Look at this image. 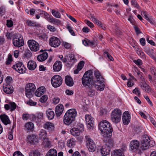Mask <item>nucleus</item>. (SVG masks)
I'll return each mask as SVG.
<instances>
[{
    "instance_id": "obj_1",
    "label": "nucleus",
    "mask_w": 156,
    "mask_h": 156,
    "mask_svg": "<svg viewBox=\"0 0 156 156\" xmlns=\"http://www.w3.org/2000/svg\"><path fill=\"white\" fill-rule=\"evenodd\" d=\"M99 128L101 131V135L104 138H108L111 137L113 129L108 121L106 120L101 121L99 125Z\"/></svg>"
},
{
    "instance_id": "obj_2",
    "label": "nucleus",
    "mask_w": 156,
    "mask_h": 156,
    "mask_svg": "<svg viewBox=\"0 0 156 156\" xmlns=\"http://www.w3.org/2000/svg\"><path fill=\"white\" fill-rule=\"evenodd\" d=\"M76 115L77 112L75 109H71L69 110L64 115V123L67 125L71 124L75 120Z\"/></svg>"
},
{
    "instance_id": "obj_3",
    "label": "nucleus",
    "mask_w": 156,
    "mask_h": 156,
    "mask_svg": "<svg viewBox=\"0 0 156 156\" xmlns=\"http://www.w3.org/2000/svg\"><path fill=\"white\" fill-rule=\"evenodd\" d=\"M93 73L91 70L87 71L84 73L82 78V84L86 87L90 86L92 80Z\"/></svg>"
},
{
    "instance_id": "obj_4",
    "label": "nucleus",
    "mask_w": 156,
    "mask_h": 156,
    "mask_svg": "<svg viewBox=\"0 0 156 156\" xmlns=\"http://www.w3.org/2000/svg\"><path fill=\"white\" fill-rule=\"evenodd\" d=\"M122 113L121 110L118 108L114 109L111 113V120L115 123H118L121 120Z\"/></svg>"
},
{
    "instance_id": "obj_5",
    "label": "nucleus",
    "mask_w": 156,
    "mask_h": 156,
    "mask_svg": "<svg viewBox=\"0 0 156 156\" xmlns=\"http://www.w3.org/2000/svg\"><path fill=\"white\" fill-rule=\"evenodd\" d=\"M12 42L14 45L16 47H20L24 45L23 37L19 34H15L13 35Z\"/></svg>"
},
{
    "instance_id": "obj_6",
    "label": "nucleus",
    "mask_w": 156,
    "mask_h": 156,
    "mask_svg": "<svg viewBox=\"0 0 156 156\" xmlns=\"http://www.w3.org/2000/svg\"><path fill=\"white\" fill-rule=\"evenodd\" d=\"M62 78L59 75H54L51 79L52 85L55 87H57L60 86L62 83Z\"/></svg>"
},
{
    "instance_id": "obj_7",
    "label": "nucleus",
    "mask_w": 156,
    "mask_h": 156,
    "mask_svg": "<svg viewBox=\"0 0 156 156\" xmlns=\"http://www.w3.org/2000/svg\"><path fill=\"white\" fill-rule=\"evenodd\" d=\"M86 145L87 148L90 151L94 152L96 149V146L94 141L89 136H85Z\"/></svg>"
},
{
    "instance_id": "obj_8",
    "label": "nucleus",
    "mask_w": 156,
    "mask_h": 156,
    "mask_svg": "<svg viewBox=\"0 0 156 156\" xmlns=\"http://www.w3.org/2000/svg\"><path fill=\"white\" fill-rule=\"evenodd\" d=\"M36 89L34 84L33 83H28L25 87V94L26 96L30 98L33 96L32 94Z\"/></svg>"
},
{
    "instance_id": "obj_9",
    "label": "nucleus",
    "mask_w": 156,
    "mask_h": 156,
    "mask_svg": "<svg viewBox=\"0 0 156 156\" xmlns=\"http://www.w3.org/2000/svg\"><path fill=\"white\" fill-rule=\"evenodd\" d=\"M150 139L149 137L147 135H144L140 146V151L145 150L148 148L150 146Z\"/></svg>"
},
{
    "instance_id": "obj_10",
    "label": "nucleus",
    "mask_w": 156,
    "mask_h": 156,
    "mask_svg": "<svg viewBox=\"0 0 156 156\" xmlns=\"http://www.w3.org/2000/svg\"><path fill=\"white\" fill-rule=\"evenodd\" d=\"M28 45L30 50L36 52L39 50L40 45L38 42L34 40H30L27 42Z\"/></svg>"
},
{
    "instance_id": "obj_11",
    "label": "nucleus",
    "mask_w": 156,
    "mask_h": 156,
    "mask_svg": "<svg viewBox=\"0 0 156 156\" xmlns=\"http://www.w3.org/2000/svg\"><path fill=\"white\" fill-rule=\"evenodd\" d=\"M12 68L20 73H23L25 72L26 69L21 62H18L13 65Z\"/></svg>"
},
{
    "instance_id": "obj_12",
    "label": "nucleus",
    "mask_w": 156,
    "mask_h": 156,
    "mask_svg": "<svg viewBox=\"0 0 156 156\" xmlns=\"http://www.w3.org/2000/svg\"><path fill=\"white\" fill-rule=\"evenodd\" d=\"M49 43L51 47L57 48L60 45L61 41L58 38L53 36L50 38L49 40Z\"/></svg>"
},
{
    "instance_id": "obj_13",
    "label": "nucleus",
    "mask_w": 156,
    "mask_h": 156,
    "mask_svg": "<svg viewBox=\"0 0 156 156\" xmlns=\"http://www.w3.org/2000/svg\"><path fill=\"white\" fill-rule=\"evenodd\" d=\"M140 144L139 142L136 140L131 141L130 143V150L133 152L136 151H140Z\"/></svg>"
},
{
    "instance_id": "obj_14",
    "label": "nucleus",
    "mask_w": 156,
    "mask_h": 156,
    "mask_svg": "<svg viewBox=\"0 0 156 156\" xmlns=\"http://www.w3.org/2000/svg\"><path fill=\"white\" fill-rule=\"evenodd\" d=\"M104 81H95L91 83L92 86L94 88L101 91L103 90L104 89L105 85L104 83Z\"/></svg>"
},
{
    "instance_id": "obj_15",
    "label": "nucleus",
    "mask_w": 156,
    "mask_h": 156,
    "mask_svg": "<svg viewBox=\"0 0 156 156\" xmlns=\"http://www.w3.org/2000/svg\"><path fill=\"white\" fill-rule=\"evenodd\" d=\"M85 118L87 127L90 129H93L94 127V118L89 115H86Z\"/></svg>"
},
{
    "instance_id": "obj_16",
    "label": "nucleus",
    "mask_w": 156,
    "mask_h": 156,
    "mask_svg": "<svg viewBox=\"0 0 156 156\" xmlns=\"http://www.w3.org/2000/svg\"><path fill=\"white\" fill-rule=\"evenodd\" d=\"M3 89L5 93L9 94H12L14 91L13 87L10 84H3Z\"/></svg>"
},
{
    "instance_id": "obj_17",
    "label": "nucleus",
    "mask_w": 156,
    "mask_h": 156,
    "mask_svg": "<svg viewBox=\"0 0 156 156\" xmlns=\"http://www.w3.org/2000/svg\"><path fill=\"white\" fill-rule=\"evenodd\" d=\"M130 119V115L128 112H125L122 115V121L125 125H127L129 122Z\"/></svg>"
},
{
    "instance_id": "obj_18",
    "label": "nucleus",
    "mask_w": 156,
    "mask_h": 156,
    "mask_svg": "<svg viewBox=\"0 0 156 156\" xmlns=\"http://www.w3.org/2000/svg\"><path fill=\"white\" fill-rule=\"evenodd\" d=\"M40 52L43 53L38 55L37 58L39 61L42 62L47 59L48 57V54L46 52H44L43 49H41Z\"/></svg>"
},
{
    "instance_id": "obj_19",
    "label": "nucleus",
    "mask_w": 156,
    "mask_h": 156,
    "mask_svg": "<svg viewBox=\"0 0 156 156\" xmlns=\"http://www.w3.org/2000/svg\"><path fill=\"white\" fill-rule=\"evenodd\" d=\"M110 148L108 146H103L100 150V152L103 156H106L110 154Z\"/></svg>"
},
{
    "instance_id": "obj_20",
    "label": "nucleus",
    "mask_w": 156,
    "mask_h": 156,
    "mask_svg": "<svg viewBox=\"0 0 156 156\" xmlns=\"http://www.w3.org/2000/svg\"><path fill=\"white\" fill-rule=\"evenodd\" d=\"M64 111V107L62 104L58 105L55 108V114L57 116H60Z\"/></svg>"
},
{
    "instance_id": "obj_21",
    "label": "nucleus",
    "mask_w": 156,
    "mask_h": 156,
    "mask_svg": "<svg viewBox=\"0 0 156 156\" xmlns=\"http://www.w3.org/2000/svg\"><path fill=\"white\" fill-rule=\"evenodd\" d=\"M27 138L28 142L31 144H34L38 142V139L35 135L33 134L29 135Z\"/></svg>"
},
{
    "instance_id": "obj_22",
    "label": "nucleus",
    "mask_w": 156,
    "mask_h": 156,
    "mask_svg": "<svg viewBox=\"0 0 156 156\" xmlns=\"http://www.w3.org/2000/svg\"><path fill=\"white\" fill-rule=\"evenodd\" d=\"M62 62L60 61H56L53 66V70L54 71H60L62 68Z\"/></svg>"
},
{
    "instance_id": "obj_23",
    "label": "nucleus",
    "mask_w": 156,
    "mask_h": 156,
    "mask_svg": "<svg viewBox=\"0 0 156 156\" xmlns=\"http://www.w3.org/2000/svg\"><path fill=\"white\" fill-rule=\"evenodd\" d=\"M45 91V89L44 87H40L37 89L35 92V95L37 97H40Z\"/></svg>"
},
{
    "instance_id": "obj_24",
    "label": "nucleus",
    "mask_w": 156,
    "mask_h": 156,
    "mask_svg": "<svg viewBox=\"0 0 156 156\" xmlns=\"http://www.w3.org/2000/svg\"><path fill=\"white\" fill-rule=\"evenodd\" d=\"M36 62L32 60L29 61L27 64V66L28 69L30 70H33L35 69L37 67Z\"/></svg>"
},
{
    "instance_id": "obj_25",
    "label": "nucleus",
    "mask_w": 156,
    "mask_h": 156,
    "mask_svg": "<svg viewBox=\"0 0 156 156\" xmlns=\"http://www.w3.org/2000/svg\"><path fill=\"white\" fill-rule=\"evenodd\" d=\"M0 118L2 122L5 125H7L10 123L8 117L5 114L1 115Z\"/></svg>"
},
{
    "instance_id": "obj_26",
    "label": "nucleus",
    "mask_w": 156,
    "mask_h": 156,
    "mask_svg": "<svg viewBox=\"0 0 156 156\" xmlns=\"http://www.w3.org/2000/svg\"><path fill=\"white\" fill-rule=\"evenodd\" d=\"M91 84L90 86L86 87L87 94L90 97H93L95 95V90L93 89L94 87Z\"/></svg>"
},
{
    "instance_id": "obj_27",
    "label": "nucleus",
    "mask_w": 156,
    "mask_h": 156,
    "mask_svg": "<svg viewBox=\"0 0 156 156\" xmlns=\"http://www.w3.org/2000/svg\"><path fill=\"white\" fill-rule=\"evenodd\" d=\"M65 82L66 84L69 86H72L74 83L72 78L70 76H66L65 78Z\"/></svg>"
},
{
    "instance_id": "obj_28",
    "label": "nucleus",
    "mask_w": 156,
    "mask_h": 156,
    "mask_svg": "<svg viewBox=\"0 0 156 156\" xmlns=\"http://www.w3.org/2000/svg\"><path fill=\"white\" fill-rule=\"evenodd\" d=\"M42 145L44 148H49L51 146V141H50L48 138L45 139L43 140L42 142Z\"/></svg>"
},
{
    "instance_id": "obj_29",
    "label": "nucleus",
    "mask_w": 156,
    "mask_h": 156,
    "mask_svg": "<svg viewBox=\"0 0 156 156\" xmlns=\"http://www.w3.org/2000/svg\"><path fill=\"white\" fill-rule=\"evenodd\" d=\"M94 74L97 81H104L105 79L102 76L98 70L94 71Z\"/></svg>"
},
{
    "instance_id": "obj_30",
    "label": "nucleus",
    "mask_w": 156,
    "mask_h": 156,
    "mask_svg": "<svg viewBox=\"0 0 156 156\" xmlns=\"http://www.w3.org/2000/svg\"><path fill=\"white\" fill-rule=\"evenodd\" d=\"M44 127L48 130H52L54 128V125L53 123L50 122H46L43 126Z\"/></svg>"
},
{
    "instance_id": "obj_31",
    "label": "nucleus",
    "mask_w": 156,
    "mask_h": 156,
    "mask_svg": "<svg viewBox=\"0 0 156 156\" xmlns=\"http://www.w3.org/2000/svg\"><path fill=\"white\" fill-rule=\"evenodd\" d=\"M26 23L28 26L30 27H38L40 26L39 24L36 22L30 20H27L26 21Z\"/></svg>"
},
{
    "instance_id": "obj_32",
    "label": "nucleus",
    "mask_w": 156,
    "mask_h": 156,
    "mask_svg": "<svg viewBox=\"0 0 156 156\" xmlns=\"http://www.w3.org/2000/svg\"><path fill=\"white\" fill-rule=\"evenodd\" d=\"M47 116L49 120L52 119L54 117L55 114L53 111L51 110H48L46 112Z\"/></svg>"
},
{
    "instance_id": "obj_33",
    "label": "nucleus",
    "mask_w": 156,
    "mask_h": 156,
    "mask_svg": "<svg viewBox=\"0 0 156 156\" xmlns=\"http://www.w3.org/2000/svg\"><path fill=\"white\" fill-rule=\"evenodd\" d=\"M70 132L71 134L74 136H77L80 135V131L76 128H73L71 129Z\"/></svg>"
},
{
    "instance_id": "obj_34",
    "label": "nucleus",
    "mask_w": 156,
    "mask_h": 156,
    "mask_svg": "<svg viewBox=\"0 0 156 156\" xmlns=\"http://www.w3.org/2000/svg\"><path fill=\"white\" fill-rule=\"evenodd\" d=\"M39 135V137L41 139L44 140L45 139L48 138L46 137L47 134L46 131L44 130H41Z\"/></svg>"
},
{
    "instance_id": "obj_35",
    "label": "nucleus",
    "mask_w": 156,
    "mask_h": 156,
    "mask_svg": "<svg viewBox=\"0 0 156 156\" xmlns=\"http://www.w3.org/2000/svg\"><path fill=\"white\" fill-rule=\"evenodd\" d=\"M25 127L28 131L32 130L34 128V124L31 122L27 123L25 125Z\"/></svg>"
},
{
    "instance_id": "obj_36",
    "label": "nucleus",
    "mask_w": 156,
    "mask_h": 156,
    "mask_svg": "<svg viewBox=\"0 0 156 156\" xmlns=\"http://www.w3.org/2000/svg\"><path fill=\"white\" fill-rule=\"evenodd\" d=\"M46 156H57L56 151L53 149L49 150Z\"/></svg>"
},
{
    "instance_id": "obj_37",
    "label": "nucleus",
    "mask_w": 156,
    "mask_h": 156,
    "mask_svg": "<svg viewBox=\"0 0 156 156\" xmlns=\"http://www.w3.org/2000/svg\"><path fill=\"white\" fill-rule=\"evenodd\" d=\"M112 156H124V154L120 150L115 151L112 154Z\"/></svg>"
},
{
    "instance_id": "obj_38",
    "label": "nucleus",
    "mask_w": 156,
    "mask_h": 156,
    "mask_svg": "<svg viewBox=\"0 0 156 156\" xmlns=\"http://www.w3.org/2000/svg\"><path fill=\"white\" fill-rule=\"evenodd\" d=\"M151 57L154 59H155L156 58L154 55V54L152 49L150 50L149 49H147L145 51Z\"/></svg>"
},
{
    "instance_id": "obj_39",
    "label": "nucleus",
    "mask_w": 156,
    "mask_h": 156,
    "mask_svg": "<svg viewBox=\"0 0 156 156\" xmlns=\"http://www.w3.org/2000/svg\"><path fill=\"white\" fill-rule=\"evenodd\" d=\"M6 12V8L5 6L2 5L0 7V17L5 14Z\"/></svg>"
},
{
    "instance_id": "obj_40",
    "label": "nucleus",
    "mask_w": 156,
    "mask_h": 156,
    "mask_svg": "<svg viewBox=\"0 0 156 156\" xmlns=\"http://www.w3.org/2000/svg\"><path fill=\"white\" fill-rule=\"evenodd\" d=\"M52 15L57 18H60L61 17L60 13L58 11H56L54 9H53L51 12Z\"/></svg>"
},
{
    "instance_id": "obj_41",
    "label": "nucleus",
    "mask_w": 156,
    "mask_h": 156,
    "mask_svg": "<svg viewBox=\"0 0 156 156\" xmlns=\"http://www.w3.org/2000/svg\"><path fill=\"white\" fill-rule=\"evenodd\" d=\"M40 153L37 151H32L29 153V156H40Z\"/></svg>"
},
{
    "instance_id": "obj_42",
    "label": "nucleus",
    "mask_w": 156,
    "mask_h": 156,
    "mask_svg": "<svg viewBox=\"0 0 156 156\" xmlns=\"http://www.w3.org/2000/svg\"><path fill=\"white\" fill-rule=\"evenodd\" d=\"M137 53L138 55L140 56L144 60L146 59V58L145 55L143 51L140 50L137 51Z\"/></svg>"
},
{
    "instance_id": "obj_43",
    "label": "nucleus",
    "mask_w": 156,
    "mask_h": 156,
    "mask_svg": "<svg viewBox=\"0 0 156 156\" xmlns=\"http://www.w3.org/2000/svg\"><path fill=\"white\" fill-rule=\"evenodd\" d=\"M67 145L68 147L73 148L75 145V143L73 140H69L67 141Z\"/></svg>"
},
{
    "instance_id": "obj_44",
    "label": "nucleus",
    "mask_w": 156,
    "mask_h": 156,
    "mask_svg": "<svg viewBox=\"0 0 156 156\" xmlns=\"http://www.w3.org/2000/svg\"><path fill=\"white\" fill-rule=\"evenodd\" d=\"M69 57L70 58V62H71V64H73L76 62V59L74 55L72 54L70 55Z\"/></svg>"
},
{
    "instance_id": "obj_45",
    "label": "nucleus",
    "mask_w": 156,
    "mask_h": 156,
    "mask_svg": "<svg viewBox=\"0 0 156 156\" xmlns=\"http://www.w3.org/2000/svg\"><path fill=\"white\" fill-rule=\"evenodd\" d=\"M12 55L11 54H9L8 55L7 61L5 62L6 64L7 65H9L12 62Z\"/></svg>"
},
{
    "instance_id": "obj_46",
    "label": "nucleus",
    "mask_w": 156,
    "mask_h": 156,
    "mask_svg": "<svg viewBox=\"0 0 156 156\" xmlns=\"http://www.w3.org/2000/svg\"><path fill=\"white\" fill-rule=\"evenodd\" d=\"M10 109L11 111L14 110L16 108V105L14 102H11L9 103Z\"/></svg>"
},
{
    "instance_id": "obj_47",
    "label": "nucleus",
    "mask_w": 156,
    "mask_h": 156,
    "mask_svg": "<svg viewBox=\"0 0 156 156\" xmlns=\"http://www.w3.org/2000/svg\"><path fill=\"white\" fill-rule=\"evenodd\" d=\"M6 26L8 27H11L13 25V21L11 20H6Z\"/></svg>"
},
{
    "instance_id": "obj_48",
    "label": "nucleus",
    "mask_w": 156,
    "mask_h": 156,
    "mask_svg": "<svg viewBox=\"0 0 156 156\" xmlns=\"http://www.w3.org/2000/svg\"><path fill=\"white\" fill-rule=\"evenodd\" d=\"M133 93L136 95L140 96V93L138 87H136L133 90Z\"/></svg>"
},
{
    "instance_id": "obj_49",
    "label": "nucleus",
    "mask_w": 156,
    "mask_h": 156,
    "mask_svg": "<svg viewBox=\"0 0 156 156\" xmlns=\"http://www.w3.org/2000/svg\"><path fill=\"white\" fill-rule=\"evenodd\" d=\"M145 90L146 92L151 94L152 93L154 92L153 90L149 85L146 87Z\"/></svg>"
},
{
    "instance_id": "obj_50",
    "label": "nucleus",
    "mask_w": 156,
    "mask_h": 156,
    "mask_svg": "<svg viewBox=\"0 0 156 156\" xmlns=\"http://www.w3.org/2000/svg\"><path fill=\"white\" fill-rule=\"evenodd\" d=\"M131 4L135 8L139 9H140V7L136 1L135 0H132L131 1Z\"/></svg>"
},
{
    "instance_id": "obj_51",
    "label": "nucleus",
    "mask_w": 156,
    "mask_h": 156,
    "mask_svg": "<svg viewBox=\"0 0 156 156\" xmlns=\"http://www.w3.org/2000/svg\"><path fill=\"white\" fill-rule=\"evenodd\" d=\"M15 34H13L11 32H8L6 33V36L8 39L11 40L12 37L13 38V35Z\"/></svg>"
},
{
    "instance_id": "obj_52",
    "label": "nucleus",
    "mask_w": 156,
    "mask_h": 156,
    "mask_svg": "<svg viewBox=\"0 0 156 156\" xmlns=\"http://www.w3.org/2000/svg\"><path fill=\"white\" fill-rule=\"evenodd\" d=\"M48 98L47 96L44 95L41 98L40 101L41 103H44L47 101Z\"/></svg>"
},
{
    "instance_id": "obj_53",
    "label": "nucleus",
    "mask_w": 156,
    "mask_h": 156,
    "mask_svg": "<svg viewBox=\"0 0 156 156\" xmlns=\"http://www.w3.org/2000/svg\"><path fill=\"white\" fill-rule=\"evenodd\" d=\"M104 55L106 57H107L108 59L110 60L111 61L113 60V57L108 53V52L105 51L104 53Z\"/></svg>"
},
{
    "instance_id": "obj_54",
    "label": "nucleus",
    "mask_w": 156,
    "mask_h": 156,
    "mask_svg": "<svg viewBox=\"0 0 156 156\" xmlns=\"http://www.w3.org/2000/svg\"><path fill=\"white\" fill-rule=\"evenodd\" d=\"M77 129H78L79 130L80 132H82L83 131L84 126L81 123H79L77 125Z\"/></svg>"
},
{
    "instance_id": "obj_55",
    "label": "nucleus",
    "mask_w": 156,
    "mask_h": 156,
    "mask_svg": "<svg viewBox=\"0 0 156 156\" xmlns=\"http://www.w3.org/2000/svg\"><path fill=\"white\" fill-rule=\"evenodd\" d=\"M27 103L28 105L30 106H34L37 104V102L34 101L32 100H30L27 101Z\"/></svg>"
},
{
    "instance_id": "obj_56",
    "label": "nucleus",
    "mask_w": 156,
    "mask_h": 156,
    "mask_svg": "<svg viewBox=\"0 0 156 156\" xmlns=\"http://www.w3.org/2000/svg\"><path fill=\"white\" fill-rule=\"evenodd\" d=\"M39 38L44 41H45L48 38V37L47 35L45 34H43L39 36Z\"/></svg>"
},
{
    "instance_id": "obj_57",
    "label": "nucleus",
    "mask_w": 156,
    "mask_h": 156,
    "mask_svg": "<svg viewBox=\"0 0 156 156\" xmlns=\"http://www.w3.org/2000/svg\"><path fill=\"white\" fill-rule=\"evenodd\" d=\"M84 64V62L83 61H80L77 67L80 69H82Z\"/></svg>"
},
{
    "instance_id": "obj_58",
    "label": "nucleus",
    "mask_w": 156,
    "mask_h": 156,
    "mask_svg": "<svg viewBox=\"0 0 156 156\" xmlns=\"http://www.w3.org/2000/svg\"><path fill=\"white\" fill-rule=\"evenodd\" d=\"M60 100V99L58 97H55L53 98L52 103L55 104H56L58 103Z\"/></svg>"
},
{
    "instance_id": "obj_59",
    "label": "nucleus",
    "mask_w": 156,
    "mask_h": 156,
    "mask_svg": "<svg viewBox=\"0 0 156 156\" xmlns=\"http://www.w3.org/2000/svg\"><path fill=\"white\" fill-rule=\"evenodd\" d=\"M85 23L87 24V25L90 28H93L94 27V25L93 23L87 20H85Z\"/></svg>"
},
{
    "instance_id": "obj_60",
    "label": "nucleus",
    "mask_w": 156,
    "mask_h": 156,
    "mask_svg": "<svg viewBox=\"0 0 156 156\" xmlns=\"http://www.w3.org/2000/svg\"><path fill=\"white\" fill-rule=\"evenodd\" d=\"M12 78L10 76H7L5 79L6 84H10L12 82Z\"/></svg>"
},
{
    "instance_id": "obj_61",
    "label": "nucleus",
    "mask_w": 156,
    "mask_h": 156,
    "mask_svg": "<svg viewBox=\"0 0 156 156\" xmlns=\"http://www.w3.org/2000/svg\"><path fill=\"white\" fill-rule=\"evenodd\" d=\"M88 46H90L91 47H94L95 46V43L94 41L89 40H88Z\"/></svg>"
},
{
    "instance_id": "obj_62",
    "label": "nucleus",
    "mask_w": 156,
    "mask_h": 156,
    "mask_svg": "<svg viewBox=\"0 0 156 156\" xmlns=\"http://www.w3.org/2000/svg\"><path fill=\"white\" fill-rule=\"evenodd\" d=\"M67 29L68 30L69 32L73 36L75 35V33L73 31V30L72 28L71 27L69 26H68L67 27Z\"/></svg>"
},
{
    "instance_id": "obj_63",
    "label": "nucleus",
    "mask_w": 156,
    "mask_h": 156,
    "mask_svg": "<svg viewBox=\"0 0 156 156\" xmlns=\"http://www.w3.org/2000/svg\"><path fill=\"white\" fill-rule=\"evenodd\" d=\"M47 28L51 31L54 32L56 30V29L55 27L50 25H48L47 26Z\"/></svg>"
},
{
    "instance_id": "obj_64",
    "label": "nucleus",
    "mask_w": 156,
    "mask_h": 156,
    "mask_svg": "<svg viewBox=\"0 0 156 156\" xmlns=\"http://www.w3.org/2000/svg\"><path fill=\"white\" fill-rule=\"evenodd\" d=\"M13 156H24L19 151H16L14 153Z\"/></svg>"
}]
</instances>
